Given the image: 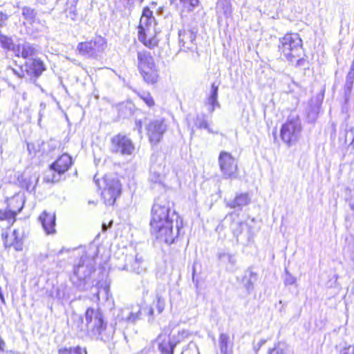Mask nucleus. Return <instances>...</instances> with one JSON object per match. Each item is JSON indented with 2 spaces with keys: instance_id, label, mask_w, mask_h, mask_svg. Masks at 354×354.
Instances as JSON below:
<instances>
[{
  "instance_id": "4468645a",
  "label": "nucleus",
  "mask_w": 354,
  "mask_h": 354,
  "mask_svg": "<svg viewBox=\"0 0 354 354\" xmlns=\"http://www.w3.org/2000/svg\"><path fill=\"white\" fill-rule=\"evenodd\" d=\"M218 163L225 178H236L237 163L230 153L221 151L218 157Z\"/></svg>"
},
{
  "instance_id": "3c124183",
  "label": "nucleus",
  "mask_w": 354,
  "mask_h": 354,
  "mask_svg": "<svg viewBox=\"0 0 354 354\" xmlns=\"http://www.w3.org/2000/svg\"><path fill=\"white\" fill-rule=\"evenodd\" d=\"M142 313H147V315L149 317V321L150 319H153V309L151 306H147L145 308H142Z\"/></svg>"
},
{
  "instance_id": "5701e85b",
  "label": "nucleus",
  "mask_w": 354,
  "mask_h": 354,
  "mask_svg": "<svg viewBox=\"0 0 354 354\" xmlns=\"http://www.w3.org/2000/svg\"><path fill=\"white\" fill-rule=\"evenodd\" d=\"M251 202V198L248 193L236 194L234 198L226 201V207L235 209L238 212L248 205Z\"/></svg>"
},
{
  "instance_id": "ea45409f",
  "label": "nucleus",
  "mask_w": 354,
  "mask_h": 354,
  "mask_svg": "<svg viewBox=\"0 0 354 354\" xmlns=\"http://www.w3.org/2000/svg\"><path fill=\"white\" fill-rule=\"evenodd\" d=\"M230 337L225 333H221L219 336V347L221 353L227 354L228 351V344Z\"/></svg>"
},
{
  "instance_id": "79ce46f5",
  "label": "nucleus",
  "mask_w": 354,
  "mask_h": 354,
  "mask_svg": "<svg viewBox=\"0 0 354 354\" xmlns=\"http://www.w3.org/2000/svg\"><path fill=\"white\" fill-rule=\"evenodd\" d=\"M297 281V278L293 276L287 268L284 270L283 283L286 286L294 285Z\"/></svg>"
},
{
  "instance_id": "f257e3e1",
  "label": "nucleus",
  "mask_w": 354,
  "mask_h": 354,
  "mask_svg": "<svg viewBox=\"0 0 354 354\" xmlns=\"http://www.w3.org/2000/svg\"><path fill=\"white\" fill-rule=\"evenodd\" d=\"M173 207L174 203L161 195L155 199L151 210V232L158 240L168 245L175 242L183 226V218Z\"/></svg>"
},
{
  "instance_id": "e2e57ef3",
  "label": "nucleus",
  "mask_w": 354,
  "mask_h": 354,
  "mask_svg": "<svg viewBox=\"0 0 354 354\" xmlns=\"http://www.w3.org/2000/svg\"><path fill=\"white\" fill-rule=\"evenodd\" d=\"M94 181H95V183L96 185H97V187H100V183H99V180H98V179H96V177H95V176L94 177Z\"/></svg>"
},
{
  "instance_id": "e433bc0d",
  "label": "nucleus",
  "mask_w": 354,
  "mask_h": 354,
  "mask_svg": "<svg viewBox=\"0 0 354 354\" xmlns=\"http://www.w3.org/2000/svg\"><path fill=\"white\" fill-rule=\"evenodd\" d=\"M58 354H87L86 348L80 346L74 347H64L58 350Z\"/></svg>"
},
{
  "instance_id": "ddd939ff",
  "label": "nucleus",
  "mask_w": 354,
  "mask_h": 354,
  "mask_svg": "<svg viewBox=\"0 0 354 354\" xmlns=\"http://www.w3.org/2000/svg\"><path fill=\"white\" fill-rule=\"evenodd\" d=\"M135 147L131 140L124 134L118 133L111 139L110 151L122 156L133 154Z\"/></svg>"
},
{
  "instance_id": "7c9ffc66",
  "label": "nucleus",
  "mask_w": 354,
  "mask_h": 354,
  "mask_svg": "<svg viewBox=\"0 0 354 354\" xmlns=\"http://www.w3.org/2000/svg\"><path fill=\"white\" fill-rule=\"evenodd\" d=\"M72 328L76 331L77 335L80 337H83L88 335V329L86 324H84V319L82 316L75 317L72 325Z\"/></svg>"
},
{
  "instance_id": "13d9d810",
  "label": "nucleus",
  "mask_w": 354,
  "mask_h": 354,
  "mask_svg": "<svg viewBox=\"0 0 354 354\" xmlns=\"http://www.w3.org/2000/svg\"><path fill=\"white\" fill-rule=\"evenodd\" d=\"M171 4H174L176 6H181L185 1V0H169Z\"/></svg>"
},
{
  "instance_id": "b1692460",
  "label": "nucleus",
  "mask_w": 354,
  "mask_h": 354,
  "mask_svg": "<svg viewBox=\"0 0 354 354\" xmlns=\"http://www.w3.org/2000/svg\"><path fill=\"white\" fill-rule=\"evenodd\" d=\"M11 238L12 241L8 242V232H2L1 239L6 248L13 247L16 251H21L23 250V240L20 232L18 230H14Z\"/></svg>"
},
{
  "instance_id": "2eb2a0df",
  "label": "nucleus",
  "mask_w": 354,
  "mask_h": 354,
  "mask_svg": "<svg viewBox=\"0 0 354 354\" xmlns=\"http://www.w3.org/2000/svg\"><path fill=\"white\" fill-rule=\"evenodd\" d=\"M167 128V126L163 119L151 120L146 127L150 142L153 145L159 143L166 132Z\"/></svg>"
},
{
  "instance_id": "49530a36",
  "label": "nucleus",
  "mask_w": 354,
  "mask_h": 354,
  "mask_svg": "<svg viewBox=\"0 0 354 354\" xmlns=\"http://www.w3.org/2000/svg\"><path fill=\"white\" fill-rule=\"evenodd\" d=\"M140 98L146 103L149 107H151L155 104L153 97L149 93H143L140 95Z\"/></svg>"
},
{
  "instance_id": "423d86ee",
  "label": "nucleus",
  "mask_w": 354,
  "mask_h": 354,
  "mask_svg": "<svg viewBox=\"0 0 354 354\" xmlns=\"http://www.w3.org/2000/svg\"><path fill=\"white\" fill-rule=\"evenodd\" d=\"M95 271L94 266L85 263V258L82 257L77 265L73 267V272L71 276L73 285L80 291L88 289L90 277Z\"/></svg>"
},
{
  "instance_id": "4c0bfd02",
  "label": "nucleus",
  "mask_w": 354,
  "mask_h": 354,
  "mask_svg": "<svg viewBox=\"0 0 354 354\" xmlns=\"http://www.w3.org/2000/svg\"><path fill=\"white\" fill-rule=\"evenodd\" d=\"M195 125L198 129H207L209 133H214L212 129L209 127L208 122L205 118V115L203 114L197 115L196 118Z\"/></svg>"
},
{
  "instance_id": "473e14b6",
  "label": "nucleus",
  "mask_w": 354,
  "mask_h": 354,
  "mask_svg": "<svg viewBox=\"0 0 354 354\" xmlns=\"http://www.w3.org/2000/svg\"><path fill=\"white\" fill-rule=\"evenodd\" d=\"M93 290H95L93 294L95 296L97 301H100V295H102V299L106 301L109 300V297H111L109 285L108 284L105 283L102 286V284L101 285L100 283H99L97 286L93 288Z\"/></svg>"
},
{
  "instance_id": "39448f33",
  "label": "nucleus",
  "mask_w": 354,
  "mask_h": 354,
  "mask_svg": "<svg viewBox=\"0 0 354 354\" xmlns=\"http://www.w3.org/2000/svg\"><path fill=\"white\" fill-rule=\"evenodd\" d=\"M225 222L230 223V229L238 242L246 244L252 239V227L240 218L239 212L229 213L225 218Z\"/></svg>"
},
{
  "instance_id": "6ab92c4d",
  "label": "nucleus",
  "mask_w": 354,
  "mask_h": 354,
  "mask_svg": "<svg viewBox=\"0 0 354 354\" xmlns=\"http://www.w3.org/2000/svg\"><path fill=\"white\" fill-rule=\"evenodd\" d=\"M122 269L140 274L145 270L146 267L142 257H138V254L135 256L130 254L126 256L125 264Z\"/></svg>"
},
{
  "instance_id": "09e8293b",
  "label": "nucleus",
  "mask_w": 354,
  "mask_h": 354,
  "mask_svg": "<svg viewBox=\"0 0 354 354\" xmlns=\"http://www.w3.org/2000/svg\"><path fill=\"white\" fill-rule=\"evenodd\" d=\"M27 149L30 155H35L36 153L38 152L37 143H28Z\"/></svg>"
},
{
  "instance_id": "37998d69",
  "label": "nucleus",
  "mask_w": 354,
  "mask_h": 354,
  "mask_svg": "<svg viewBox=\"0 0 354 354\" xmlns=\"http://www.w3.org/2000/svg\"><path fill=\"white\" fill-rule=\"evenodd\" d=\"M181 354H200V353L197 345L194 342H191L184 348Z\"/></svg>"
},
{
  "instance_id": "5fc2aeb1",
  "label": "nucleus",
  "mask_w": 354,
  "mask_h": 354,
  "mask_svg": "<svg viewBox=\"0 0 354 354\" xmlns=\"http://www.w3.org/2000/svg\"><path fill=\"white\" fill-rule=\"evenodd\" d=\"M295 61H296V64H295V66L296 67H302L305 65V63L306 62V60L303 58V57H298L297 58Z\"/></svg>"
},
{
  "instance_id": "2f4dec72",
  "label": "nucleus",
  "mask_w": 354,
  "mask_h": 354,
  "mask_svg": "<svg viewBox=\"0 0 354 354\" xmlns=\"http://www.w3.org/2000/svg\"><path fill=\"white\" fill-rule=\"evenodd\" d=\"M321 106V102L317 100L315 104L313 102L309 104L306 110L307 120L308 122H315L318 118Z\"/></svg>"
},
{
  "instance_id": "de8ad7c7",
  "label": "nucleus",
  "mask_w": 354,
  "mask_h": 354,
  "mask_svg": "<svg viewBox=\"0 0 354 354\" xmlns=\"http://www.w3.org/2000/svg\"><path fill=\"white\" fill-rule=\"evenodd\" d=\"M345 141L346 142H349L350 145H353L354 147V128H350L346 131L345 134Z\"/></svg>"
},
{
  "instance_id": "603ef678",
  "label": "nucleus",
  "mask_w": 354,
  "mask_h": 354,
  "mask_svg": "<svg viewBox=\"0 0 354 354\" xmlns=\"http://www.w3.org/2000/svg\"><path fill=\"white\" fill-rule=\"evenodd\" d=\"M339 354H354V346L344 348L340 351Z\"/></svg>"
},
{
  "instance_id": "1a4fd4ad",
  "label": "nucleus",
  "mask_w": 354,
  "mask_h": 354,
  "mask_svg": "<svg viewBox=\"0 0 354 354\" xmlns=\"http://www.w3.org/2000/svg\"><path fill=\"white\" fill-rule=\"evenodd\" d=\"M142 307L138 305H131L115 310V323L113 324L115 328L117 325L121 326L129 324H135L142 319Z\"/></svg>"
},
{
  "instance_id": "bb28decb",
  "label": "nucleus",
  "mask_w": 354,
  "mask_h": 354,
  "mask_svg": "<svg viewBox=\"0 0 354 354\" xmlns=\"http://www.w3.org/2000/svg\"><path fill=\"white\" fill-rule=\"evenodd\" d=\"M257 279L258 274L253 271L252 267L248 268L244 272L242 282L248 293H250L254 290V284Z\"/></svg>"
},
{
  "instance_id": "c9c22d12",
  "label": "nucleus",
  "mask_w": 354,
  "mask_h": 354,
  "mask_svg": "<svg viewBox=\"0 0 354 354\" xmlns=\"http://www.w3.org/2000/svg\"><path fill=\"white\" fill-rule=\"evenodd\" d=\"M0 44L2 48L6 50H13L17 52V47L10 37L5 35L0 31Z\"/></svg>"
},
{
  "instance_id": "aec40b11",
  "label": "nucleus",
  "mask_w": 354,
  "mask_h": 354,
  "mask_svg": "<svg viewBox=\"0 0 354 354\" xmlns=\"http://www.w3.org/2000/svg\"><path fill=\"white\" fill-rule=\"evenodd\" d=\"M39 221L46 234L55 233L56 216L55 212H48L44 210L39 216Z\"/></svg>"
},
{
  "instance_id": "680f3d73",
  "label": "nucleus",
  "mask_w": 354,
  "mask_h": 354,
  "mask_svg": "<svg viewBox=\"0 0 354 354\" xmlns=\"http://www.w3.org/2000/svg\"><path fill=\"white\" fill-rule=\"evenodd\" d=\"M69 13L70 14H72L73 15L75 16L76 15V10H75V8H71L70 9V11H69Z\"/></svg>"
},
{
  "instance_id": "393cba45",
  "label": "nucleus",
  "mask_w": 354,
  "mask_h": 354,
  "mask_svg": "<svg viewBox=\"0 0 354 354\" xmlns=\"http://www.w3.org/2000/svg\"><path fill=\"white\" fill-rule=\"evenodd\" d=\"M144 82L149 85H153L159 80V70L157 65L139 70Z\"/></svg>"
},
{
  "instance_id": "20e7f679",
  "label": "nucleus",
  "mask_w": 354,
  "mask_h": 354,
  "mask_svg": "<svg viewBox=\"0 0 354 354\" xmlns=\"http://www.w3.org/2000/svg\"><path fill=\"white\" fill-rule=\"evenodd\" d=\"M278 50L281 55L290 62L295 60L304 54L302 39L297 33H287L279 38Z\"/></svg>"
},
{
  "instance_id": "a18cd8bd",
  "label": "nucleus",
  "mask_w": 354,
  "mask_h": 354,
  "mask_svg": "<svg viewBox=\"0 0 354 354\" xmlns=\"http://www.w3.org/2000/svg\"><path fill=\"white\" fill-rule=\"evenodd\" d=\"M156 308L158 314H161L165 308V299L159 294L156 295Z\"/></svg>"
},
{
  "instance_id": "8fccbe9b",
  "label": "nucleus",
  "mask_w": 354,
  "mask_h": 354,
  "mask_svg": "<svg viewBox=\"0 0 354 354\" xmlns=\"http://www.w3.org/2000/svg\"><path fill=\"white\" fill-rule=\"evenodd\" d=\"M46 105L44 102H41L39 104V119H38V124L40 125V122L41 120L42 117L44 116V112L46 109Z\"/></svg>"
},
{
  "instance_id": "dca6fc26",
  "label": "nucleus",
  "mask_w": 354,
  "mask_h": 354,
  "mask_svg": "<svg viewBox=\"0 0 354 354\" xmlns=\"http://www.w3.org/2000/svg\"><path fill=\"white\" fill-rule=\"evenodd\" d=\"M25 72L30 76V81L35 83L37 80L46 70L44 62L37 57L28 59L24 64Z\"/></svg>"
},
{
  "instance_id": "052dcab7",
  "label": "nucleus",
  "mask_w": 354,
  "mask_h": 354,
  "mask_svg": "<svg viewBox=\"0 0 354 354\" xmlns=\"http://www.w3.org/2000/svg\"><path fill=\"white\" fill-rule=\"evenodd\" d=\"M348 73L354 74V59L353 60Z\"/></svg>"
},
{
  "instance_id": "412c9836",
  "label": "nucleus",
  "mask_w": 354,
  "mask_h": 354,
  "mask_svg": "<svg viewBox=\"0 0 354 354\" xmlns=\"http://www.w3.org/2000/svg\"><path fill=\"white\" fill-rule=\"evenodd\" d=\"M218 88L219 84L212 82L210 86L209 92L207 96L205 104L207 106V111L212 113L216 109H220L221 104L218 102Z\"/></svg>"
},
{
  "instance_id": "cd10ccee",
  "label": "nucleus",
  "mask_w": 354,
  "mask_h": 354,
  "mask_svg": "<svg viewBox=\"0 0 354 354\" xmlns=\"http://www.w3.org/2000/svg\"><path fill=\"white\" fill-rule=\"evenodd\" d=\"M218 259L221 263L225 264L226 270L228 272H235L236 264V257L235 254L228 252H219L218 254Z\"/></svg>"
},
{
  "instance_id": "7ed1b4c3",
  "label": "nucleus",
  "mask_w": 354,
  "mask_h": 354,
  "mask_svg": "<svg viewBox=\"0 0 354 354\" xmlns=\"http://www.w3.org/2000/svg\"><path fill=\"white\" fill-rule=\"evenodd\" d=\"M156 22L153 12L149 8L145 7L138 26V39L151 49L157 46L159 42L156 37Z\"/></svg>"
},
{
  "instance_id": "bf43d9fd",
  "label": "nucleus",
  "mask_w": 354,
  "mask_h": 354,
  "mask_svg": "<svg viewBox=\"0 0 354 354\" xmlns=\"http://www.w3.org/2000/svg\"><path fill=\"white\" fill-rule=\"evenodd\" d=\"M136 129H137L139 132L141 131V129H142V122H141V120H136Z\"/></svg>"
},
{
  "instance_id": "f8f14e48",
  "label": "nucleus",
  "mask_w": 354,
  "mask_h": 354,
  "mask_svg": "<svg viewBox=\"0 0 354 354\" xmlns=\"http://www.w3.org/2000/svg\"><path fill=\"white\" fill-rule=\"evenodd\" d=\"M103 183L104 187L102 192V196L107 205H113L121 194V183L117 177L107 175L104 176Z\"/></svg>"
},
{
  "instance_id": "9d476101",
  "label": "nucleus",
  "mask_w": 354,
  "mask_h": 354,
  "mask_svg": "<svg viewBox=\"0 0 354 354\" xmlns=\"http://www.w3.org/2000/svg\"><path fill=\"white\" fill-rule=\"evenodd\" d=\"M165 175V156L159 151L153 153L151 156L149 180L153 184L162 185Z\"/></svg>"
},
{
  "instance_id": "0eeeda50",
  "label": "nucleus",
  "mask_w": 354,
  "mask_h": 354,
  "mask_svg": "<svg viewBox=\"0 0 354 354\" xmlns=\"http://www.w3.org/2000/svg\"><path fill=\"white\" fill-rule=\"evenodd\" d=\"M171 330L172 328L169 324L168 327L162 330V332L157 337L158 350L162 354H174L176 345L180 342L181 339L188 335V331L183 330L178 332L177 337L174 336L170 338L169 335Z\"/></svg>"
},
{
  "instance_id": "58836bf2",
  "label": "nucleus",
  "mask_w": 354,
  "mask_h": 354,
  "mask_svg": "<svg viewBox=\"0 0 354 354\" xmlns=\"http://www.w3.org/2000/svg\"><path fill=\"white\" fill-rule=\"evenodd\" d=\"M354 82V74L348 73L344 84V97L346 100L348 97L353 88Z\"/></svg>"
},
{
  "instance_id": "6e6d98bb",
  "label": "nucleus",
  "mask_w": 354,
  "mask_h": 354,
  "mask_svg": "<svg viewBox=\"0 0 354 354\" xmlns=\"http://www.w3.org/2000/svg\"><path fill=\"white\" fill-rule=\"evenodd\" d=\"M8 15L2 12H0V27L4 26L5 21L8 19Z\"/></svg>"
},
{
  "instance_id": "a19ab883",
  "label": "nucleus",
  "mask_w": 354,
  "mask_h": 354,
  "mask_svg": "<svg viewBox=\"0 0 354 354\" xmlns=\"http://www.w3.org/2000/svg\"><path fill=\"white\" fill-rule=\"evenodd\" d=\"M199 0H185L181 5L182 11L190 12L193 11L199 4Z\"/></svg>"
},
{
  "instance_id": "6e6552de",
  "label": "nucleus",
  "mask_w": 354,
  "mask_h": 354,
  "mask_svg": "<svg viewBox=\"0 0 354 354\" xmlns=\"http://www.w3.org/2000/svg\"><path fill=\"white\" fill-rule=\"evenodd\" d=\"M302 130L301 122L298 116H290L282 124L280 138L288 147L297 142Z\"/></svg>"
},
{
  "instance_id": "a211bd4d",
  "label": "nucleus",
  "mask_w": 354,
  "mask_h": 354,
  "mask_svg": "<svg viewBox=\"0 0 354 354\" xmlns=\"http://www.w3.org/2000/svg\"><path fill=\"white\" fill-rule=\"evenodd\" d=\"M72 164V158L67 153H63L55 162L50 164V170L57 174V175H53L52 181H58L60 176L67 171L71 167Z\"/></svg>"
},
{
  "instance_id": "c756f323",
  "label": "nucleus",
  "mask_w": 354,
  "mask_h": 354,
  "mask_svg": "<svg viewBox=\"0 0 354 354\" xmlns=\"http://www.w3.org/2000/svg\"><path fill=\"white\" fill-rule=\"evenodd\" d=\"M37 50L36 47L30 44V43H24L21 46H18L17 47L16 55L19 56V53L21 56L26 59L27 60L30 58H33L32 57L37 54Z\"/></svg>"
},
{
  "instance_id": "72a5a7b5",
  "label": "nucleus",
  "mask_w": 354,
  "mask_h": 354,
  "mask_svg": "<svg viewBox=\"0 0 354 354\" xmlns=\"http://www.w3.org/2000/svg\"><path fill=\"white\" fill-rule=\"evenodd\" d=\"M216 9L218 13L228 17L232 13L230 0H218Z\"/></svg>"
},
{
  "instance_id": "4d7b16f0",
  "label": "nucleus",
  "mask_w": 354,
  "mask_h": 354,
  "mask_svg": "<svg viewBox=\"0 0 354 354\" xmlns=\"http://www.w3.org/2000/svg\"><path fill=\"white\" fill-rule=\"evenodd\" d=\"M346 201L348 202L349 208L354 216V198H346Z\"/></svg>"
},
{
  "instance_id": "69168bd1",
  "label": "nucleus",
  "mask_w": 354,
  "mask_h": 354,
  "mask_svg": "<svg viewBox=\"0 0 354 354\" xmlns=\"http://www.w3.org/2000/svg\"><path fill=\"white\" fill-rule=\"evenodd\" d=\"M11 241H13L12 238H11V236L10 237L8 236V242H11Z\"/></svg>"
},
{
  "instance_id": "338daca9",
  "label": "nucleus",
  "mask_w": 354,
  "mask_h": 354,
  "mask_svg": "<svg viewBox=\"0 0 354 354\" xmlns=\"http://www.w3.org/2000/svg\"><path fill=\"white\" fill-rule=\"evenodd\" d=\"M351 192L352 191H351L350 189L346 188V192Z\"/></svg>"
},
{
  "instance_id": "c03bdc74",
  "label": "nucleus",
  "mask_w": 354,
  "mask_h": 354,
  "mask_svg": "<svg viewBox=\"0 0 354 354\" xmlns=\"http://www.w3.org/2000/svg\"><path fill=\"white\" fill-rule=\"evenodd\" d=\"M285 346L283 344L278 342L274 346L270 348L268 351V354H285Z\"/></svg>"
},
{
  "instance_id": "4be33fe9",
  "label": "nucleus",
  "mask_w": 354,
  "mask_h": 354,
  "mask_svg": "<svg viewBox=\"0 0 354 354\" xmlns=\"http://www.w3.org/2000/svg\"><path fill=\"white\" fill-rule=\"evenodd\" d=\"M39 176L37 173L32 175L21 174L18 176L17 182L20 187L25 189L28 192H35L38 183Z\"/></svg>"
},
{
  "instance_id": "c85d7f7f",
  "label": "nucleus",
  "mask_w": 354,
  "mask_h": 354,
  "mask_svg": "<svg viewBox=\"0 0 354 354\" xmlns=\"http://www.w3.org/2000/svg\"><path fill=\"white\" fill-rule=\"evenodd\" d=\"M58 142L56 140L50 139L48 141L37 142L38 152L43 156H50L57 148Z\"/></svg>"
},
{
  "instance_id": "0e129e2a",
  "label": "nucleus",
  "mask_w": 354,
  "mask_h": 354,
  "mask_svg": "<svg viewBox=\"0 0 354 354\" xmlns=\"http://www.w3.org/2000/svg\"><path fill=\"white\" fill-rule=\"evenodd\" d=\"M195 272H196V270H195V268L194 266L193 267V272H192V278H193V281H194V279H195Z\"/></svg>"
},
{
  "instance_id": "864d4df0",
  "label": "nucleus",
  "mask_w": 354,
  "mask_h": 354,
  "mask_svg": "<svg viewBox=\"0 0 354 354\" xmlns=\"http://www.w3.org/2000/svg\"><path fill=\"white\" fill-rule=\"evenodd\" d=\"M12 71L18 77L23 78L24 77L25 69L24 70L22 67H21L19 70L12 68Z\"/></svg>"
},
{
  "instance_id": "f704fd0d",
  "label": "nucleus",
  "mask_w": 354,
  "mask_h": 354,
  "mask_svg": "<svg viewBox=\"0 0 354 354\" xmlns=\"http://www.w3.org/2000/svg\"><path fill=\"white\" fill-rule=\"evenodd\" d=\"M21 15L25 20L30 24H33L37 19V11L29 6H23L21 8Z\"/></svg>"
},
{
  "instance_id": "f3484780",
  "label": "nucleus",
  "mask_w": 354,
  "mask_h": 354,
  "mask_svg": "<svg viewBox=\"0 0 354 354\" xmlns=\"http://www.w3.org/2000/svg\"><path fill=\"white\" fill-rule=\"evenodd\" d=\"M198 30L195 28L191 29H183L179 31V42L181 50L184 51H194L197 49L195 42Z\"/></svg>"
},
{
  "instance_id": "774afa93",
  "label": "nucleus",
  "mask_w": 354,
  "mask_h": 354,
  "mask_svg": "<svg viewBox=\"0 0 354 354\" xmlns=\"http://www.w3.org/2000/svg\"><path fill=\"white\" fill-rule=\"evenodd\" d=\"M264 342H265V341H264V340H262V341L261 342L260 346H261L263 344H264Z\"/></svg>"
},
{
  "instance_id": "a878e982",
  "label": "nucleus",
  "mask_w": 354,
  "mask_h": 354,
  "mask_svg": "<svg viewBox=\"0 0 354 354\" xmlns=\"http://www.w3.org/2000/svg\"><path fill=\"white\" fill-rule=\"evenodd\" d=\"M137 59L138 71L156 65L151 53L146 50L138 51Z\"/></svg>"
},
{
  "instance_id": "9b49d317",
  "label": "nucleus",
  "mask_w": 354,
  "mask_h": 354,
  "mask_svg": "<svg viewBox=\"0 0 354 354\" xmlns=\"http://www.w3.org/2000/svg\"><path fill=\"white\" fill-rule=\"evenodd\" d=\"M106 47L105 39L101 36H96L90 41L80 42L77 50L83 56L90 58H98Z\"/></svg>"
},
{
  "instance_id": "f03ea898",
  "label": "nucleus",
  "mask_w": 354,
  "mask_h": 354,
  "mask_svg": "<svg viewBox=\"0 0 354 354\" xmlns=\"http://www.w3.org/2000/svg\"><path fill=\"white\" fill-rule=\"evenodd\" d=\"M88 335L104 342L110 341L115 333V326L108 325L100 308H88L84 313Z\"/></svg>"
}]
</instances>
